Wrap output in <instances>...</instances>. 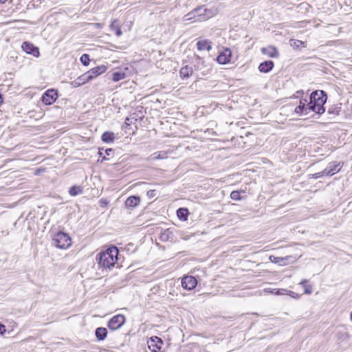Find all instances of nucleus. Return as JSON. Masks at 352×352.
I'll return each mask as SVG.
<instances>
[{"instance_id":"1","label":"nucleus","mask_w":352,"mask_h":352,"mask_svg":"<svg viewBox=\"0 0 352 352\" xmlns=\"http://www.w3.org/2000/svg\"><path fill=\"white\" fill-rule=\"evenodd\" d=\"M118 249L116 246H112L99 253L96 256L98 264L105 268L113 267L118 260Z\"/></svg>"},{"instance_id":"2","label":"nucleus","mask_w":352,"mask_h":352,"mask_svg":"<svg viewBox=\"0 0 352 352\" xmlns=\"http://www.w3.org/2000/svg\"><path fill=\"white\" fill-rule=\"evenodd\" d=\"M309 100L315 104L318 114L320 115L324 112V104L327 100V96L325 91L322 90L313 91L310 95Z\"/></svg>"},{"instance_id":"3","label":"nucleus","mask_w":352,"mask_h":352,"mask_svg":"<svg viewBox=\"0 0 352 352\" xmlns=\"http://www.w3.org/2000/svg\"><path fill=\"white\" fill-rule=\"evenodd\" d=\"M53 244L60 249H67L72 245L70 236L63 232H57L53 238Z\"/></svg>"},{"instance_id":"4","label":"nucleus","mask_w":352,"mask_h":352,"mask_svg":"<svg viewBox=\"0 0 352 352\" xmlns=\"http://www.w3.org/2000/svg\"><path fill=\"white\" fill-rule=\"evenodd\" d=\"M125 322V317L122 314L114 316L109 322L108 327L111 330H117Z\"/></svg>"},{"instance_id":"5","label":"nucleus","mask_w":352,"mask_h":352,"mask_svg":"<svg viewBox=\"0 0 352 352\" xmlns=\"http://www.w3.org/2000/svg\"><path fill=\"white\" fill-rule=\"evenodd\" d=\"M58 98V93L54 89L47 90L42 96V102L45 105H50L53 104Z\"/></svg>"},{"instance_id":"6","label":"nucleus","mask_w":352,"mask_h":352,"mask_svg":"<svg viewBox=\"0 0 352 352\" xmlns=\"http://www.w3.org/2000/svg\"><path fill=\"white\" fill-rule=\"evenodd\" d=\"M148 346L152 352H160L163 345V341L158 337H151L147 342Z\"/></svg>"},{"instance_id":"7","label":"nucleus","mask_w":352,"mask_h":352,"mask_svg":"<svg viewBox=\"0 0 352 352\" xmlns=\"http://www.w3.org/2000/svg\"><path fill=\"white\" fill-rule=\"evenodd\" d=\"M342 166L341 162H331L324 169V173L327 176H332L339 172Z\"/></svg>"},{"instance_id":"8","label":"nucleus","mask_w":352,"mask_h":352,"mask_svg":"<svg viewBox=\"0 0 352 352\" xmlns=\"http://www.w3.org/2000/svg\"><path fill=\"white\" fill-rule=\"evenodd\" d=\"M197 285V279L192 276H185L182 279V286L185 289L192 290Z\"/></svg>"},{"instance_id":"9","label":"nucleus","mask_w":352,"mask_h":352,"mask_svg":"<svg viewBox=\"0 0 352 352\" xmlns=\"http://www.w3.org/2000/svg\"><path fill=\"white\" fill-rule=\"evenodd\" d=\"M21 47L25 52L28 54H31L34 57H38L40 55L38 48L30 42H23Z\"/></svg>"},{"instance_id":"10","label":"nucleus","mask_w":352,"mask_h":352,"mask_svg":"<svg viewBox=\"0 0 352 352\" xmlns=\"http://www.w3.org/2000/svg\"><path fill=\"white\" fill-rule=\"evenodd\" d=\"M297 259V256H286L285 257H278L275 256H270V260L275 263H281L280 265H287L289 262H294Z\"/></svg>"},{"instance_id":"11","label":"nucleus","mask_w":352,"mask_h":352,"mask_svg":"<svg viewBox=\"0 0 352 352\" xmlns=\"http://www.w3.org/2000/svg\"><path fill=\"white\" fill-rule=\"evenodd\" d=\"M231 56V50L229 48H226L219 53L217 57V61L219 64H226L230 62Z\"/></svg>"},{"instance_id":"12","label":"nucleus","mask_w":352,"mask_h":352,"mask_svg":"<svg viewBox=\"0 0 352 352\" xmlns=\"http://www.w3.org/2000/svg\"><path fill=\"white\" fill-rule=\"evenodd\" d=\"M195 70L197 71V72H199L200 71V74L201 76H206L208 73V71H209V69H204L202 70L203 67H205V62L203 60V59L197 56V55H195Z\"/></svg>"},{"instance_id":"13","label":"nucleus","mask_w":352,"mask_h":352,"mask_svg":"<svg viewBox=\"0 0 352 352\" xmlns=\"http://www.w3.org/2000/svg\"><path fill=\"white\" fill-rule=\"evenodd\" d=\"M193 11H197L195 16L197 18V21H206L211 16L207 9L204 8V7H198L194 9Z\"/></svg>"},{"instance_id":"14","label":"nucleus","mask_w":352,"mask_h":352,"mask_svg":"<svg viewBox=\"0 0 352 352\" xmlns=\"http://www.w3.org/2000/svg\"><path fill=\"white\" fill-rule=\"evenodd\" d=\"M107 69V67L105 65H99V66H97L96 67L91 69L89 71L87 72L86 73L88 76H90V77H91V80H92L93 78L97 77L100 74L104 73L106 72Z\"/></svg>"},{"instance_id":"15","label":"nucleus","mask_w":352,"mask_h":352,"mask_svg":"<svg viewBox=\"0 0 352 352\" xmlns=\"http://www.w3.org/2000/svg\"><path fill=\"white\" fill-rule=\"evenodd\" d=\"M91 80V77H90V76H88L87 73H85L84 74L81 75L80 76L78 77L76 80L72 81L71 82V85L74 87H78Z\"/></svg>"},{"instance_id":"16","label":"nucleus","mask_w":352,"mask_h":352,"mask_svg":"<svg viewBox=\"0 0 352 352\" xmlns=\"http://www.w3.org/2000/svg\"><path fill=\"white\" fill-rule=\"evenodd\" d=\"M261 52L263 54H265L271 58H278L279 56V52L278 50L274 46L263 47L261 49Z\"/></svg>"},{"instance_id":"17","label":"nucleus","mask_w":352,"mask_h":352,"mask_svg":"<svg viewBox=\"0 0 352 352\" xmlns=\"http://www.w3.org/2000/svg\"><path fill=\"white\" fill-rule=\"evenodd\" d=\"M140 203V198L138 196H130L125 201L126 208H133L138 206Z\"/></svg>"},{"instance_id":"18","label":"nucleus","mask_w":352,"mask_h":352,"mask_svg":"<svg viewBox=\"0 0 352 352\" xmlns=\"http://www.w3.org/2000/svg\"><path fill=\"white\" fill-rule=\"evenodd\" d=\"M274 62L272 60H265L261 63L258 66V70L263 73L270 72L274 67Z\"/></svg>"},{"instance_id":"19","label":"nucleus","mask_w":352,"mask_h":352,"mask_svg":"<svg viewBox=\"0 0 352 352\" xmlns=\"http://www.w3.org/2000/svg\"><path fill=\"white\" fill-rule=\"evenodd\" d=\"M193 73V69L191 67L188 65H186L182 67L179 70V75L182 79H188L190 76H192Z\"/></svg>"},{"instance_id":"20","label":"nucleus","mask_w":352,"mask_h":352,"mask_svg":"<svg viewBox=\"0 0 352 352\" xmlns=\"http://www.w3.org/2000/svg\"><path fill=\"white\" fill-rule=\"evenodd\" d=\"M197 49L200 51H210L212 49V42L208 40H201L197 43Z\"/></svg>"},{"instance_id":"21","label":"nucleus","mask_w":352,"mask_h":352,"mask_svg":"<svg viewBox=\"0 0 352 352\" xmlns=\"http://www.w3.org/2000/svg\"><path fill=\"white\" fill-rule=\"evenodd\" d=\"M95 335L98 340H104L107 336V329L104 327H98L95 331Z\"/></svg>"},{"instance_id":"22","label":"nucleus","mask_w":352,"mask_h":352,"mask_svg":"<svg viewBox=\"0 0 352 352\" xmlns=\"http://www.w3.org/2000/svg\"><path fill=\"white\" fill-rule=\"evenodd\" d=\"M307 100L306 99H301L300 100V104L298 107L295 108V112L297 114H299L300 116H303V113L306 111V106H307Z\"/></svg>"},{"instance_id":"23","label":"nucleus","mask_w":352,"mask_h":352,"mask_svg":"<svg viewBox=\"0 0 352 352\" xmlns=\"http://www.w3.org/2000/svg\"><path fill=\"white\" fill-rule=\"evenodd\" d=\"M101 139L104 142H113L115 139L114 133L110 131H106L102 135Z\"/></svg>"},{"instance_id":"24","label":"nucleus","mask_w":352,"mask_h":352,"mask_svg":"<svg viewBox=\"0 0 352 352\" xmlns=\"http://www.w3.org/2000/svg\"><path fill=\"white\" fill-rule=\"evenodd\" d=\"M309 280L307 279H303L300 283V285H302V287L304 289V293L306 294H311L313 291L312 286L309 284H308Z\"/></svg>"},{"instance_id":"25","label":"nucleus","mask_w":352,"mask_h":352,"mask_svg":"<svg viewBox=\"0 0 352 352\" xmlns=\"http://www.w3.org/2000/svg\"><path fill=\"white\" fill-rule=\"evenodd\" d=\"M151 157L154 160H164L167 158V152L164 151L155 152L151 155Z\"/></svg>"},{"instance_id":"26","label":"nucleus","mask_w":352,"mask_h":352,"mask_svg":"<svg viewBox=\"0 0 352 352\" xmlns=\"http://www.w3.org/2000/svg\"><path fill=\"white\" fill-rule=\"evenodd\" d=\"M178 217L182 220H186L188 214V210L186 208H180L177 211Z\"/></svg>"},{"instance_id":"27","label":"nucleus","mask_w":352,"mask_h":352,"mask_svg":"<svg viewBox=\"0 0 352 352\" xmlns=\"http://www.w3.org/2000/svg\"><path fill=\"white\" fill-rule=\"evenodd\" d=\"M305 109H306V111H305L303 113V116L308 115V113H309L310 111L318 113L317 109H316L315 104L313 103V102L311 101V100H309V103H307Z\"/></svg>"},{"instance_id":"28","label":"nucleus","mask_w":352,"mask_h":352,"mask_svg":"<svg viewBox=\"0 0 352 352\" xmlns=\"http://www.w3.org/2000/svg\"><path fill=\"white\" fill-rule=\"evenodd\" d=\"M82 192V188L79 186H74L70 188L69 193L71 196H76Z\"/></svg>"},{"instance_id":"29","label":"nucleus","mask_w":352,"mask_h":352,"mask_svg":"<svg viewBox=\"0 0 352 352\" xmlns=\"http://www.w3.org/2000/svg\"><path fill=\"white\" fill-rule=\"evenodd\" d=\"M125 78V74L122 72H116L112 74V80L118 82Z\"/></svg>"},{"instance_id":"30","label":"nucleus","mask_w":352,"mask_h":352,"mask_svg":"<svg viewBox=\"0 0 352 352\" xmlns=\"http://www.w3.org/2000/svg\"><path fill=\"white\" fill-rule=\"evenodd\" d=\"M289 44L294 49H300L302 46L304 45V42H302V41H300V40L292 38L289 40Z\"/></svg>"},{"instance_id":"31","label":"nucleus","mask_w":352,"mask_h":352,"mask_svg":"<svg viewBox=\"0 0 352 352\" xmlns=\"http://www.w3.org/2000/svg\"><path fill=\"white\" fill-rule=\"evenodd\" d=\"M110 28L116 32L117 36H120L122 34V32L120 27L116 25V21H113L110 25Z\"/></svg>"},{"instance_id":"32","label":"nucleus","mask_w":352,"mask_h":352,"mask_svg":"<svg viewBox=\"0 0 352 352\" xmlns=\"http://www.w3.org/2000/svg\"><path fill=\"white\" fill-rule=\"evenodd\" d=\"M196 12L197 11L192 10L191 12H190L189 13L186 14L184 16V21H190V20L193 19L195 21H197V18L195 16Z\"/></svg>"},{"instance_id":"33","label":"nucleus","mask_w":352,"mask_h":352,"mask_svg":"<svg viewBox=\"0 0 352 352\" xmlns=\"http://www.w3.org/2000/svg\"><path fill=\"white\" fill-rule=\"evenodd\" d=\"M341 108L339 107H331L328 109V113L335 116L339 115Z\"/></svg>"},{"instance_id":"34","label":"nucleus","mask_w":352,"mask_h":352,"mask_svg":"<svg viewBox=\"0 0 352 352\" xmlns=\"http://www.w3.org/2000/svg\"><path fill=\"white\" fill-rule=\"evenodd\" d=\"M80 61L81 63L87 66L89 64V61H90V59H89V56L87 54H83L81 57H80Z\"/></svg>"},{"instance_id":"35","label":"nucleus","mask_w":352,"mask_h":352,"mask_svg":"<svg viewBox=\"0 0 352 352\" xmlns=\"http://www.w3.org/2000/svg\"><path fill=\"white\" fill-rule=\"evenodd\" d=\"M190 352H208L205 348L199 345L195 344L191 348Z\"/></svg>"},{"instance_id":"36","label":"nucleus","mask_w":352,"mask_h":352,"mask_svg":"<svg viewBox=\"0 0 352 352\" xmlns=\"http://www.w3.org/2000/svg\"><path fill=\"white\" fill-rule=\"evenodd\" d=\"M230 198L233 200H241V197L240 196V192L237 190H234L230 193Z\"/></svg>"},{"instance_id":"37","label":"nucleus","mask_w":352,"mask_h":352,"mask_svg":"<svg viewBox=\"0 0 352 352\" xmlns=\"http://www.w3.org/2000/svg\"><path fill=\"white\" fill-rule=\"evenodd\" d=\"M171 234L168 230H165L164 232L160 234V239L162 241H168L169 239V235Z\"/></svg>"},{"instance_id":"38","label":"nucleus","mask_w":352,"mask_h":352,"mask_svg":"<svg viewBox=\"0 0 352 352\" xmlns=\"http://www.w3.org/2000/svg\"><path fill=\"white\" fill-rule=\"evenodd\" d=\"M323 176H327L326 174L324 173V170L321 172H318L314 174L311 175V177L314 179H318Z\"/></svg>"},{"instance_id":"39","label":"nucleus","mask_w":352,"mask_h":352,"mask_svg":"<svg viewBox=\"0 0 352 352\" xmlns=\"http://www.w3.org/2000/svg\"><path fill=\"white\" fill-rule=\"evenodd\" d=\"M99 203H100V206L102 208H105L108 205L109 201L107 199H100Z\"/></svg>"},{"instance_id":"40","label":"nucleus","mask_w":352,"mask_h":352,"mask_svg":"<svg viewBox=\"0 0 352 352\" xmlns=\"http://www.w3.org/2000/svg\"><path fill=\"white\" fill-rule=\"evenodd\" d=\"M156 190H150L147 192V196L149 197V198H153L155 196H156Z\"/></svg>"},{"instance_id":"41","label":"nucleus","mask_w":352,"mask_h":352,"mask_svg":"<svg viewBox=\"0 0 352 352\" xmlns=\"http://www.w3.org/2000/svg\"><path fill=\"white\" fill-rule=\"evenodd\" d=\"M6 331V327L0 322V334H3Z\"/></svg>"},{"instance_id":"42","label":"nucleus","mask_w":352,"mask_h":352,"mask_svg":"<svg viewBox=\"0 0 352 352\" xmlns=\"http://www.w3.org/2000/svg\"><path fill=\"white\" fill-rule=\"evenodd\" d=\"M113 153V150L112 148H107L105 150V153L107 155L109 156Z\"/></svg>"},{"instance_id":"43","label":"nucleus","mask_w":352,"mask_h":352,"mask_svg":"<svg viewBox=\"0 0 352 352\" xmlns=\"http://www.w3.org/2000/svg\"><path fill=\"white\" fill-rule=\"evenodd\" d=\"M8 0H0V3H4Z\"/></svg>"},{"instance_id":"44","label":"nucleus","mask_w":352,"mask_h":352,"mask_svg":"<svg viewBox=\"0 0 352 352\" xmlns=\"http://www.w3.org/2000/svg\"><path fill=\"white\" fill-rule=\"evenodd\" d=\"M3 100H2V98H1V94H0V104L2 103Z\"/></svg>"},{"instance_id":"45","label":"nucleus","mask_w":352,"mask_h":352,"mask_svg":"<svg viewBox=\"0 0 352 352\" xmlns=\"http://www.w3.org/2000/svg\"><path fill=\"white\" fill-rule=\"evenodd\" d=\"M98 154L100 155V156L101 157L102 155V153L100 151Z\"/></svg>"},{"instance_id":"46","label":"nucleus","mask_w":352,"mask_h":352,"mask_svg":"<svg viewBox=\"0 0 352 352\" xmlns=\"http://www.w3.org/2000/svg\"><path fill=\"white\" fill-rule=\"evenodd\" d=\"M351 320H352V312L351 313Z\"/></svg>"},{"instance_id":"47","label":"nucleus","mask_w":352,"mask_h":352,"mask_svg":"<svg viewBox=\"0 0 352 352\" xmlns=\"http://www.w3.org/2000/svg\"><path fill=\"white\" fill-rule=\"evenodd\" d=\"M106 160V157H102V160Z\"/></svg>"}]
</instances>
